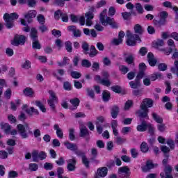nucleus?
I'll return each instance as SVG.
<instances>
[{
    "instance_id": "obj_19",
    "label": "nucleus",
    "mask_w": 178,
    "mask_h": 178,
    "mask_svg": "<svg viewBox=\"0 0 178 178\" xmlns=\"http://www.w3.org/2000/svg\"><path fill=\"white\" fill-rule=\"evenodd\" d=\"M29 36L31 41H37L38 40V31L35 28H32Z\"/></svg>"
},
{
    "instance_id": "obj_62",
    "label": "nucleus",
    "mask_w": 178,
    "mask_h": 178,
    "mask_svg": "<svg viewBox=\"0 0 178 178\" xmlns=\"http://www.w3.org/2000/svg\"><path fill=\"white\" fill-rule=\"evenodd\" d=\"M74 152L76 156H80L82 159H83V158H85V156H86V152H84L81 150L76 149L74 151Z\"/></svg>"
},
{
    "instance_id": "obj_21",
    "label": "nucleus",
    "mask_w": 178,
    "mask_h": 178,
    "mask_svg": "<svg viewBox=\"0 0 178 178\" xmlns=\"http://www.w3.org/2000/svg\"><path fill=\"white\" fill-rule=\"evenodd\" d=\"M141 168L143 172H149L151 169H154V163H152V161H147L146 165L145 166H143Z\"/></svg>"
},
{
    "instance_id": "obj_17",
    "label": "nucleus",
    "mask_w": 178,
    "mask_h": 178,
    "mask_svg": "<svg viewBox=\"0 0 178 178\" xmlns=\"http://www.w3.org/2000/svg\"><path fill=\"white\" fill-rule=\"evenodd\" d=\"M70 102L71 105H72V106H70V109L71 111H75V109H77V106H79V105H80V99H79V98H77V97L71 99L70 100Z\"/></svg>"
},
{
    "instance_id": "obj_59",
    "label": "nucleus",
    "mask_w": 178,
    "mask_h": 178,
    "mask_svg": "<svg viewBox=\"0 0 178 178\" xmlns=\"http://www.w3.org/2000/svg\"><path fill=\"white\" fill-rule=\"evenodd\" d=\"M161 151L163 152L164 155H166L170 152V149L166 145H162L161 146Z\"/></svg>"
},
{
    "instance_id": "obj_53",
    "label": "nucleus",
    "mask_w": 178,
    "mask_h": 178,
    "mask_svg": "<svg viewBox=\"0 0 178 178\" xmlns=\"http://www.w3.org/2000/svg\"><path fill=\"white\" fill-rule=\"evenodd\" d=\"M69 131V138L70 141H74L76 139V136H74V129L71 128L70 129Z\"/></svg>"
},
{
    "instance_id": "obj_3",
    "label": "nucleus",
    "mask_w": 178,
    "mask_h": 178,
    "mask_svg": "<svg viewBox=\"0 0 178 178\" xmlns=\"http://www.w3.org/2000/svg\"><path fill=\"white\" fill-rule=\"evenodd\" d=\"M102 77L99 75H96L94 78L95 81H98V83H100L102 86H105V87H109L111 86V81L109 80V77H111V75L109 74V72L107 71H103L102 72Z\"/></svg>"
},
{
    "instance_id": "obj_37",
    "label": "nucleus",
    "mask_w": 178,
    "mask_h": 178,
    "mask_svg": "<svg viewBox=\"0 0 178 178\" xmlns=\"http://www.w3.org/2000/svg\"><path fill=\"white\" fill-rule=\"evenodd\" d=\"M140 151L144 154H147L148 151H149V147H148V144L145 142H143L140 145Z\"/></svg>"
},
{
    "instance_id": "obj_57",
    "label": "nucleus",
    "mask_w": 178,
    "mask_h": 178,
    "mask_svg": "<svg viewBox=\"0 0 178 178\" xmlns=\"http://www.w3.org/2000/svg\"><path fill=\"white\" fill-rule=\"evenodd\" d=\"M63 15V13L60 10H58L54 13V19L56 20H59L60 17H62V15Z\"/></svg>"
},
{
    "instance_id": "obj_30",
    "label": "nucleus",
    "mask_w": 178,
    "mask_h": 178,
    "mask_svg": "<svg viewBox=\"0 0 178 178\" xmlns=\"http://www.w3.org/2000/svg\"><path fill=\"white\" fill-rule=\"evenodd\" d=\"M102 99L104 102H109V100L111 99V92L106 90H103Z\"/></svg>"
},
{
    "instance_id": "obj_15",
    "label": "nucleus",
    "mask_w": 178,
    "mask_h": 178,
    "mask_svg": "<svg viewBox=\"0 0 178 178\" xmlns=\"http://www.w3.org/2000/svg\"><path fill=\"white\" fill-rule=\"evenodd\" d=\"M37 16V11L35 10H29L28 13L24 15V17L28 23L33 22V18Z\"/></svg>"
},
{
    "instance_id": "obj_58",
    "label": "nucleus",
    "mask_w": 178,
    "mask_h": 178,
    "mask_svg": "<svg viewBox=\"0 0 178 178\" xmlns=\"http://www.w3.org/2000/svg\"><path fill=\"white\" fill-rule=\"evenodd\" d=\"M126 141V139L118 136L115 138V143L118 145H120L122 144H123V143H124Z\"/></svg>"
},
{
    "instance_id": "obj_44",
    "label": "nucleus",
    "mask_w": 178,
    "mask_h": 178,
    "mask_svg": "<svg viewBox=\"0 0 178 178\" xmlns=\"http://www.w3.org/2000/svg\"><path fill=\"white\" fill-rule=\"evenodd\" d=\"M69 62H70V59H69L67 57H64L63 59V62H58V66L60 67H63V66H66V65H69Z\"/></svg>"
},
{
    "instance_id": "obj_60",
    "label": "nucleus",
    "mask_w": 178,
    "mask_h": 178,
    "mask_svg": "<svg viewBox=\"0 0 178 178\" xmlns=\"http://www.w3.org/2000/svg\"><path fill=\"white\" fill-rule=\"evenodd\" d=\"M119 70L122 73V74H126L129 72V67L126 65H120L119 67Z\"/></svg>"
},
{
    "instance_id": "obj_6",
    "label": "nucleus",
    "mask_w": 178,
    "mask_h": 178,
    "mask_svg": "<svg viewBox=\"0 0 178 178\" xmlns=\"http://www.w3.org/2000/svg\"><path fill=\"white\" fill-rule=\"evenodd\" d=\"M159 19L155 18L153 19V24L158 29L162 27V26H165L166 23V19H168V13H166V11L161 12L159 13Z\"/></svg>"
},
{
    "instance_id": "obj_11",
    "label": "nucleus",
    "mask_w": 178,
    "mask_h": 178,
    "mask_svg": "<svg viewBox=\"0 0 178 178\" xmlns=\"http://www.w3.org/2000/svg\"><path fill=\"white\" fill-rule=\"evenodd\" d=\"M26 42V37L22 35H15L14 37L13 45H15V47H18L20 44H24Z\"/></svg>"
},
{
    "instance_id": "obj_54",
    "label": "nucleus",
    "mask_w": 178,
    "mask_h": 178,
    "mask_svg": "<svg viewBox=\"0 0 178 178\" xmlns=\"http://www.w3.org/2000/svg\"><path fill=\"white\" fill-rule=\"evenodd\" d=\"M43 168L45 170H52L54 169V164L46 162L44 163Z\"/></svg>"
},
{
    "instance_id": "obj_8",
    "label": "nucleus",
    "mask_w": 178,
    "mask_h": 178,
    "mask_svg": "<svg viewBox=\"0 0 178 178\" xmlns=\"http://www.w3.org/2000/svg\"><path fill=\"white\" fill-rule=\"evenodd\" d=\"M31 155L33 162H38L39 159L44 161V159H47V153L44 151L38 152V150H33Z\"/></svg>"
},
{
    "instance_id": "obj_23",
    "label": "nucleus",
    "mask_w": 178,
    "mask_h": 178,
    "mask_svg": "<svg viewBox=\"0 0 178 178\" xmlns=\"http://www.w3.org/2000/svg\"><path fill=\"white\" fill-rule=\"evenodd\" d=\"M141 124L138 125L136 129L138 131H147V129L148 127V123L147 121H140Z\"/></svg>"
},
{
    "instance_id": "obj_12",
    "label": "nucleus",
    "mask_w": 178,
    "mask_h": 178,
    "mask_svg": "<svg viewBox=\"0 0 178 178\" xmlns=\"http://www.w3.org/2000/svg\"><path fill=\"white\" fill-rule=\"evenodd\" d=\"M76 162L77 161L74 157L67 161V169L68 172H74V170H76Z\"/></svg>"
},
{
    "instance_id": "obj_46",
    "label": "nucleus",
    "mask_w": 178,
    "mask_h": 178,
    "mask_svg": "<svg viewBox=\"0 0 178 178\" xmlns=\"http://www.w3.org/2000/svg\"><path fill=\"white\" fill-rule=\"evenodd\" d=\"M129 85L131 88H138L140 87V81H138V79H135V81H131L129 82Z\"/></svg>"
},
{
    "instance_id": "obj_22",
    "label": "nucleus",
    "mask_w": 178,
    "mask_h": 178,
    "mask_svg": "<svg viewBox=\"0 0 178 178\" xmlns=\"http://www.w3.org/2000/svg\"><path fill=\"white\" fill-rule=\"evenodd\" d=\"M80 137H88L90 136V131L87 129L86 126H82L80 127Z\"/></svg>"
},
{
    "instance_id": "obj_31",
    "label": "nucleus",
    "mask_w": 178,
    "mask_h": 178,
    "mask_svg": "<svg viewBox=\"0 0 178 178\" xmlns=\"http://www.w3.org/2000/svg\"><path fill=\"white\" fill-rule=\"evenodd\" d=\"M58 102L55 100H47L48 105L52 112L56 113V106L55 104H58Z\"/></svg>"
},
{
    "instance_id": "obj_51",
    "label": "nucleus",
    "mask_w": 178,
    "mask_h": 178,
    "mask_svg": "<svg viewBox=\"0 0 178 178\" xmlns=\"http://www.w3.org/2000/svg\"><path fill=\"white\" fill-rule=\"evenodd\" d=\"M81 66L86 68L91 67V62L87 59H83L81 61Z\"/></svg>"
},
{
    "instance_id": "obj_61",
    "label": "nucleus",
    "mask_w": 178,
    "mask_h": 178,
    "mask_svg": "<svg viewBox=\"0 0 178 178\" xmlns=\"http://www.w3.org/2000/svg\"><path fill=\"white\" fill-rule=\"evenodd\" d=\"M148 52V49L145 47H143L139 50V54L141 55V56H145Z\"/></svg>"
},
{
    "instance_id": "obj_55",
    "label": "nucleus",
    "mask_w": 178,
    "mask_h": 178,
    "mask_svg": "<svg viewBox=\"0 0 178 178\" xmlns=\"http://www.w3.org/2000/svg\"><path fill=\"white\" fill-rule=\"evenodd\" d=\"M122 42H123V39H119V38H118V39L114 38L111 41L112 45H115V46L120 45V44H122Z\"/></svg>"
},
{
    "instance_id": "obj_45",
    "label": "nucleus",
    "mask_w": 178,
    "mask_h": 178,
    "mask_svg": "<svg viewBox=\"0 0 178 178\" xmlns=\"http://www.w3.org/2000/svg\"><path fill=\"white\" fill-rule=\"evenodd\" d=\"M86 92L88 97H90L92 99H95V93L94 92V90L90 88H86Z\"/></svg>"
},
{
    "instance_id": "obj_41",
    "label": "nucleus",
    "mask_w": 178,
    "mask_h": 178,
    "mask_svg": "<svg viewBox=\"0 0 178 178\" xmlns=\"http://www.w3.org/2000/svg\"><path fill=\"white\" fill-rule=\"evenodd\" d=\"M172 73L176 74L178 77V60H175L174 63V67L170 69Z\"/></svg>"
},
{
    "instance_id": "obj_1",
    "label": "nucleus",
    "mask_w": 178,
    "mask_h": 178,
    "mask_svg": "<svg viewBox=\"0 0 178 178\" xmlns=\"http://www.w3.org/2000/svg\"><path fill=\"white\" fill-rule=\"evenodd\" d=\"M134 33H131L130 31H127V45L129 47H135L137 44V41L138 42H141V39H140V35H143L144 34V28L142 27L140 24H137L134 27Z\"/></svg>"
},
{
    "instance_id": "obj_26",
    "label": "nucleus",
    "mask_w": 178,
    "mask_h": 178,
    "mask_svg": "<svg viewBox=\"0 0 178 178\" xmlns=\"http://www.w3.org/2000/svg\"><path fill=\"white\" fill-rule=\"evenodd\" d=\"M131 15H134V16H137V13H136V11L131 10V13L124 12L122 13V16L124 20H130Z\"/></svg>"
},
{
    "instance_id": "obj_13",
    "label": "nucleus",
    "mask_w": 178,
    "mask_h": 178,
    "mask_svg": "<svg viewBox=\"0 0 178 178\" xmlns=\"http://www.w3.org/2000/svg\"><path fill=\"white\" fill-rule=\"evenodd\" d=\"M153 106L154 101L152 99L146 98L143 99L140 105V109H148V108H152Z\"/></svg>"
},
{
    "instance_id": "obj_63",
    "label": "nucleus",
    "mask_w": 178,
    "mask_h": 178,
    "mask_svg": "<svg viewBox=\"0 0 178 178\" xmlns=\"http://www.w3.org/2000/svg\"><path fill=\"white\" fill-rule=\"evenodd\" d=\"M82 163H83L88 169L90 168V161H88V158H87L86 156L82 159Z\"/></svg>"
},
{
    "instance_id": "obj_50",
    "label": "nucleus",
    "mask_w": 178,
    "mask_h": 178,
    "mask_svg": "<svg viewBox=\"0 0 178 178\" xmlns=\"http://www.w3.org/2000/svg\"><path fill=\"white\" fill-rule=\"evenodd\" d=\"M147 129L149 134H150V136H154L155 133V127H154V125L151 123H148Z\"/></svg>"
},
{
    "instance_id": "obj_33",
    "label": "nucleus",
    "mask_w": 178,
    "mask_h": 178,
    "mask_svg": "<svg viewBox=\"0 0 178 178\" xmlns=\"http://www.w3.org/2000/svg\"><path fill=\"white\" fill-rule=\"evenodd\" d=\"M25 112L30 116H33V113H34L36 115L40 114L38 110L34 108V107H31L30 108L25 109Z\"/></svg>"
},
{
    "instance_id": "obj_2",
    "label": "nucleus",
    "mask_w": 178,
    "mask_h": 178,
    "mask_svg": "<svg viewBox=\"0 0 178 178\" xmlns=\"http://www.w3.org/2000/svg\"><path fill=\"white\" fill-rule=\"evenodd\" d=\"M106 17V19H105ZM99 20L102 24V26H111L112 29H119V24L115 22V19L106 17V9L103 10V11L100 13Z\"/></svg>"
},
{
    "instance_id": "obj_16",
    "label": "nucleus",
    "mask_w": 178,
    "mask_h": 178,
    "mask_svg": "<svg viewBox=\"0 0 178 178\" xmlns=\"http://www.w3.org/2000/svg\"><path fill=\"white\" fill-rule=\"evenodd\" d=\"M85 17L86 18V26L92 25V19H94V13L92 11H88L85 14Z\"/></svg>"
},
{
    "instance_id": "obj_39",
    "label": "nucleus",
    "mask_w": 178,
    "mask_h": 178,
    "mask_svg": "<svg viewBox=\"0 0 178 178\" xmlns=\"http://www.w3.org/2000/svg\"><path fill=\"white\" fill-rule=\"evenodd\" d=\"M35 104L38 108L43 113H45L47 112V108H45V106L42 104V103L40 101L35 102Z\"/></svg>"
},
{
    "instance_id": "obj_34",
    "label": "nucleus",
    "mask_w": 178,
    "mask_h": 178,
    "mask_svg": "<svg viewBox=\"0 0 178 178\" xmlns=\"http://www.w3.org/2000/svg\"><path fill=\"white\" fill-rule=\"evenodd\" d=\"M83 52L85 55H88V51H90V44L87 42H83L81 44Z\"/></svg>"
},
{
    "instance_id": "obj_5",
    "label": "nucleus",
    "mask_w": 178,
    "mask_h": 178,
    "mask_svg": "<svg viewBox=\"0 0 178 178\" xmlns=\"http://www.w3.org/2000/svg\"><path fill=\"white\" fill-rule=\"evenodd\" d=\"M17 129L18 130L19 136L23 139L29 138V134H33V131H31V128H30V127L27 124L24 125L19 124L17 126Z\"/></svg>"
},
{
    "instance_id": "obj_48",
    "label": "nucleus",
    "mask_w": 178,
    "mask_h": 178,
    "mask_svg": "<svg viewBox=\"0 0 178 178\" xmlns=\"http://www.w3.org/2000/svg\"><path fill=\"white\" fill-rule=\"evenodd\" d=\"M29 169L31 172H37L38 170V164L31 163L29 164Z\"/></svg>"
},
{
    "instance_id": "obj_47",
    "label": "nucleus",
    "mask_w": 178,
    "mask_h": 178,
    "mask_svg": "<svg viewBox=\"0 0 178 178\" xmlns=\"http://www.w3.org/2000/svg\"><path fill=\"white\" fill-rule=\"evenodd\" d=\"M65 46L67 52H73V47H72V42L70 41H67L65 42Z\"/></svg>"
},
{
    "instance_id": "obj_42",
    "label": "nucleus",
    "mask_w": 178,
    "mask_h": 178,
    "mask_svg": "<svg viewBox=\"0 0 178 178\" xmlns=\"http://www.w3.org/2000/svg\"><path fill=\"white\" fill-rule=\"evenodd\" d=\"M161 77H162V74L159 72H156L150 76L149 79L151 81H155V80H156L157 79H161Z\"/></svg>"
},
{
    "instance_id": "obj_40",
    "label": "nucleus",
    "mask_w": 178,
    "mask_h": 178,
    "mask_svg": "<svg viewBox=\"0 0 178 178\" xmlns=\"http://www.w3.org/2000/svg\"><path fill=\"white\" fill-rule=\"evenodd\" d=\"M135 8L138 15H143L144 13V8H143V6H141V3H136Z\"/></svg>"
},
{
    "instance_id": "obj_18",
    "label": "nucleus",
    "mask_w": 178,
    "mask_h": 178,
    "mask_svg": "<svg viewBox=\"0 0 178 178\" xmlns=\"http://www.w3.org/2000/svg\"><path fill=\"white\" fill-rule=\"evenodd\" d=\"M63 145L66 147L67 149H70V151H76L78 149L77 145L76 143L65 141L63 143Z\"/></svg>"
},
{
    "instance_id": "obj_20",
    "label": "nucleus",
    "mask_w": 178,
    "mask_h": 178,
    "mask_svg": "<svg viewBox=\"0 0 178 178\" xmlns=\"http://www.w3.org/2000/svg\"><path fill=\"white\" fill-rule=\"evenodd\" d=\"M97 175L99 177H105L108 175V168L102 167L97 169Z\"/></svg>"
},
{
    "instance_id": "obj_49",
    "label": "nucleus",
    "mask_w": 178,
    "mask_h": 178,
    "mask_svg": "<svg viewBox=\"0 0 178 178\" xmlns=\"http://www.w3.org/2000/svg\"><path fill=\"white\" fill-rule=\"evenodd\" d=\"M63 88L66 91H72V83L69 81H65L63 85Z\"/></svg>"
},
{
    "instance_id": "obj_52",
    "label": "nucleus",
    "mask_w": 178,
    "mask_h": 178,
    "mask_svg": "<svg viewBox=\"0 0 178 178\" xmlns=\"http://www.w3.org/2000/svg\"><path fill=\"white\" fill-rule=\"evenodd\" d=\"M32 48H33V49H41V44H40L38 40L32 41Z\"/></svg>"
},
{
    "instance_id": "obj_64",
    "label": "nucleus",
    "mask_w": 178,
    "mask_h": 178,
    "mask_svg": "<svg viewBox=\"0 0 178 178\" xmlns=\"http://www.w3.org/2000/svg\"><path fill=\"white\" fill-rule=\"evenodd\" d=\"M19 176V173L16 171H10L8 172V177L9 178H16Z\"/></svg>"
},
{
    "instance_id": "obj_56",
    "label": "nucleus",
    "mask_w": 178,
    "mask_h": 178,
    "mask_svg": "<svg viewBox=\"0 0 178 178\" xmlns=\"http://www.w3.org/2000/svg\"><path fill=\"white\" fill-rule=\"evenodd\" d=\"M70 74L72 79H80L81 77V74L77 71H72Z\"/></svg>"
},
{
    "instance_id": "obj_14",
    "label": "nucleus",
    "mask_w": 178,
    "mask_h": 178,
    "mask_svg": "<svg viewBox=\"0 0 178 178\" xmlns=\"http://www.w3.org/2000/svg\"><path fill=\"white\" fill-rule=\"evenodd\" d=\"M167 44L170 48L168 51H165V55H170L173 51H176V44H175V41L172 39H169Z\"/></svg>"
},
{
    "instance_id": "obj_27",
    "label": "nucleus",
    "mask_w": 178,
    "mask_h": 178,
    "mask_svg": "<svg viewBox=\"0 0 178 178\" xmlns=\"http://www.w3.org/2000/svg\"><path fill=\"white\" fill-rule=\"evenodd\" d=\"M147 59L150 66H155L156 65L157 60L154 58V54L152 52L148 53Z\"/></svg>"
},
{
    "instance_id": "obj_28",
    "label": "nucleus",
    "mask_w": 178,
    "mask_h": 178,
    "mask_svg": "<svg viewBox=\"0 0 178 178\" xmlns=\"http://www.w3.org/2000/svg\"><path fill=\"white\" fill-rule=\"evenodd\" d=\"M1 129L4 131V133L6 134H10V130L12 129V127L8 123H3L2 122L1 124Z\"/></svg>"
},
{
    "instance_id": "obj_36",
    "label": "nucleus",
    "mask_w": 178,
    "mask_h": 178,
    "mask_svg": "<svg viewBox=\"0 0 178 178\" xmlns=\"http://www.w3.org/2000/svg\"><path fill=\"white\" fill-rule=\"evenodd\" d=\"M118 174L131 175L130 169L127 166L120 167L118 169Z\"/></svg>"
},
{
    "instance_id": "obj_29",
    "label": "nucleus",
    "mask_w": 178,
    "mask_h": 178,
    "mask_svg": "<svg viewBox=\"0 0 178 178\" xmlns=\"http://www.w3.org/2000/svg\"><path fill=\"white\" fill-rule=\"evenodd\" d=\"M111 115L113 119H116V118H118V115H119V106L116 105L113 106V107L111 108Z\"/></svg>"
},
{
    "instance_id": "obj_24",
    "label": "nucleus",
    "mask_w": 178,
    "mask_h": 178,
    "mask_svg": "<svg viewBox=\"0 0 178 178\" xmlns=\"http://www.w3.org/2000/svg\"><path fill=\"white\" fill-rule=\"evenodd\" d=\"M23 93H24V95H25V97H29L31 98L34 97V90H33V88L30 87L26 88L23 90Z\"/></svg>"
},
{
    "instance_id": "obj_4",
    "label": "nucleus",
    "mask_w": 178,
    "mask_h": 178,
    "mask_svg": "<svg viewBox=\"0 0 178 178\" xmlns=\"http://www.w3.org/2000/svg\"><path fill=\"white\" fill-rule=\"evenodd\" d=\"M3 19L6 22L5 26L7 29H12L15 26L13 20H17L19 19V15L16 13L8 14L6 13L3 15Z\"/></svg>"
},
{
    "instance_id": "obj_35",
    "label": "nucleus",
    "mask_w": 178,
    "mask_h": 178,
    "mask_svg": "<svg viewBox=\"0 0 178 178\" xmlns=\"http://www.w3.org/2000/svg\"><path fill=\"white\" fill-rule=\"evenodd\" d=\"M152 118L154 119V120L156 123H159V124L163 123V119L161 116L157 115L156 113H154V112L152 113Z\"/></svg>"
},
{
    "instance_id": "obj_32",
    "label": "nucleus",
    "mask_w": 178,
    "mask_h": 178,
    "mask_svg": "<svg viewBox=\"0 0 178 178\" xmlns=\"http://www.w3.org/2000/svg\"><path fill=\"white\" fill-rule=\"evenodd\" d=\"M88 55H89L90 58H95V56H97V55H98V50L95 49V46H90V52H88Z\"/></svg>"
},
{
    "instance_id": "obj_38",
    "label": "nucleus",
    "mask_w": 178,
    "mask_h": 178,
    "mask_svg": "<svg viewBox=\"0 0 178 178\" xmlns=\"http://www.w3.org/2000/svg\"><path fill=\"white\" fill-rule=\"evenodd\" d=\"M49 94L50 95L49 99L47 101H55L56 102H58V97H56V94L53 90H49Z\"/></svg>"
},
{
    "instance_id": "obj_7",
    "label": "nucleus",
    "mask_w": 178,
    "mask_h": 178,
    "mask_svg": "<svg viewBox=\"0 0 178 178\" xmlns=\"http://www.w3.org/2000/svg\"><path fill=\"white\" fill-rule=\"evenodd\" d=\"M95 124L98 134H102V131H104V128L108 127V123H106V122L105 121V117L104 116L97 117Z\"/></svg>"
},
{
    "instance_id": "obj_10",
    "label": "nucleus",
    "mask_w": 178,
    "mask_h": 178,
    "mask_svg": "<svg viewBox=\"0 0 178 178\" xmlns=\"http://www.w3.org/2000/svg\"><path fill=\"white\" fill-rule=\"evenodd\" d=\"M123 56H124V62H126L127 65H131L132 66H135L134 54L131 53L124 52Z\"/></svg>"
},
{
    "instance_id": "obj_9",
    "label": "nucleus",
    "mask_w": 178,
    "mask_h": 178,
    "mask_svg": "<svg viewBox=\"0 0 178 178\" xmlns=\"http://www.w3.org/2000/svg\"><path fill=\"white\" fill-rule=\"evenodd\" d=\"M149 111V109L145 108V109H141L138 110L136 113L138 114V116L140 119V122L145 121L144 119H149V116H148V112Z\"/></svg>"
},
{
    "instance_id": "obj_43",
    "label": "nucleus",
    "mask_w": 178,
    "mask_h": 178,
    "mask_svg": "<svg viewBox=\"0 0 178 178\" xmlns=\"http://www.w3.org/2000/svg\"><path fill=\"white\" fill-rule=\"evenodd\" d=\"M111 90L116 94H120L122 92V87H120V86H113L111 87Z\"/></svg>"
},
{
    "instance_id": "obj_25",
    "label": "nucleus",
    "mask_w": 178,
    "mask_h": 178,
    "mask_svg": "<svg viewBox=\"0 0 178 178\" xmlns=\"http://www.w3.org/2000/svg\"><path fill=\"white\" fill-rule=\"evenodd\" d=\"M54 129L56 130V136L58 138H63V131L59 127V124H55L54 125Z\"/></svg>"
}]
</instances>
